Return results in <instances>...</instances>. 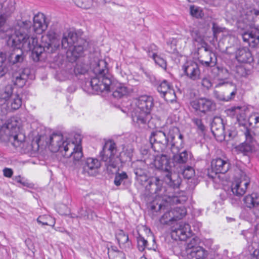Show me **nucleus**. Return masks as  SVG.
Segmentation results:
<instances>
[{
	"label": "nucleus",
	"instance_id": "obj_7",
	"mask_svg": "<svg viewBox=\"0 0 259 259\" xmlns=\"http://www.w3.org/2000/svg\"><path fill=\"white\" fill-rule=\"evenodd\" d=\"M198 238L190 239L182 246L180 254L185 259H205L207 252L199 245Z\"/></svg>",
	"mask_w": 259,
	"mask_h": 259
},
{
	"label": "nucleus",
	"instance_id": "obj_11",
	"mask_svg": "<svg viewBox=\"0 0 259 259\" xmlns=\"http://www.w3.org/2000/svg\"><path fill=\"white\" fill-rule=\"evenodd\" d=\"M32 24L31 21L27 20H18L16 25L15 26V30L13 29H9L6 31L5 37L10 38V37L20 38V36H23L26 39L30 40L31 39H34L36 42L35 45L37 44V39L34 36L30 37L28 33H30L32 30Z\"/></svg>",
	"mask_w": 259,
	"mask_h": 259
},
{
	"label": "nucleus",
	"instance_id": "obj_1",
	"mask_svg": "<svg viewBox=\"0 0 259 259\" xmlns=\"http://www.w3.org/2000/svg\"><path fill=\"white\" fill-rule=\"evenodd\" d=\"M41 39V44L35 45L36 41L34 39L27 40L22 35L20 38L17 37L16 38H7L8 45L11 47L8 57L13 66L24 61V55L21 47L26 51H32L33 59L37 61L39 60V56L44 51L53 53L60 46V40L57 38L56 34L53 31H49L46 35L42 36Z\"/></svg>",
	"mask_w": 259,
	"mask_h": 259
},
{
	"label": "nucleus",
	"instance_id": "obj_54",
	"mask_svg": "<svg viewBox=\"0 0 259 259\" xmlns=\"http://www.w3.org/2000/svg\"><path fill=\"white\" fill-rule=\"evenodd\" d=\"M167 101H172L176 99V96L175 92L172 87L170 88L168 91L165 93V94L162 95Z\"/></svg>",
	"mask_w": 259,
	"mask_h": 259
},
{
	"label": "nucleus",
	"instance_id": "obj_62",
	"mask_svg": "<svg viewBox=\"0 0 259 259\" xmlns=\"http://www.w3.org/2000/svg\"><path fill=\"white\" fill-rule=\"evenodd\" d=\"M227 135L225 134V135L227 137H228L229 139H232L235 137L236 135V132L235 130L232 131H228Z\"/></svg>",
	"mask_w": 259,
	"mask_h": 259
},
{
	"label": "nucleus",
	"instance_id": "obj_43",
	"mask_svg": "<svg viewBox=\"0 0 259 259\" xmlns=\"http://www.w3.org/2000/svg\"><path fill=\"white\" fill-rule=\"evenodd\" d=\"M171 87V84L169 82H168L166 80H163L158 84L157 89L158 92L162 95L163 94H165V93H166V92Z\"/></svg>",
	"mask_w": 259,
	"mask_h": 259
},
{
	"label": "nucleus",
	"instance_id": "obj_26",
	"mask_svg": "<svg viewBox=\"0 0 259 259\" xmlns=\"http://www.w3.org/2000/svg\"><path fill=\"white\" fill-rule=\"evenodd\" d=\"M77 39V34L75 32L70 31L65 33L61 41L62 47L65 50H69L73 47Z\"/></svg>",
	"mask_w": 259,
	"mask_h": 259
},
{
	"label": "nucleus",
	"instance_id": "obj_28",
	"mask_svg": "<svg viewBox=\"0 0 259 259\" xmlns=\"http://www.w3.org/2000/svg\"><path fill=\"white\" fill-rule=\"evenodd\" d=\"M157 47L154 45H151L148 48L147 53L149 57L152 58L155 63L164 70L166 68V61L156 54Z\"/></svg>",
	"mask_w": 259,
	"mask_h": 259
},
{
	"label": "nucleus",
	"instance_id": "obj_64",
	"mask_svg": "<svg viewBox=\"0 0 259 259\" xmlns=\"http://www.w3.org/2000/svg\"><path fill=\"white\" fill-rule=\"evenodd\" d=\"M15 180L16 182L19 183H22V178L20 176L16 177Z\"/></svg>",
	"mask_w": 259,
	"mask_h": 259
},
{
	"label": "nucleus",
	"instance_id": "obj_39",
	"mask_svg": "<svg viewBox=\"0 0 259 259\" xmlns=\"http://www.w3.org/2000/svg\"><path fill=\"white\" fill-rule=\"evenodd\" d=\"M176 220L173 210H170L164 213L161 217L160 222L162 224H168L170 222Z\"/></svg>",
	"mask_w": 259,
	"mask_h": 259
},
{
	"label": "nucleus",
	"instance_id": "obj_44",
	"mask_svg": "<svg viewBox=\"0 0 259 259\" xmlns=\"http://www.w3.org/2000/svg\"><path fill=\"white\" fill-rule=\"evenodd\" d=\"M22 105V99L18 94H15L12 96L11 105L12 108L14 110L18 109Z\"/></svg>",
	"mask_w": 259,
	"mask_h": 259
},
{
	"label": "nucleus",
	"instance_id": "obj_18",
	"mask_svg": "<svg viewBox=\"0 0 259 259\" xmlns=\"http://www.w3.org/2000/svg\"><path fill=\"white\" fill-rule=\"evenodd\" d=\"M184 74L191 80L196 81L200 78L201 72L198 64L193 61H188L182 67Z\"/></svg>",
	"mask_w": 259,
	"mask_h": 259
},
{
	"label": "nucleus",
	"instance_id": "obj_6",
	"mask_svg": "<svg viewBox=\"0 0 259 259\" xmlns=\"http://www.w3.org/2000/svg\"><path fill=\"white\" fill-rule=\"evenodd\" d=\"M198 238L190 239L182 246L180 254L185 259H205L207 252L199 245Z\"/></svg>",
	"mask_w": 259,
	"mask_h": 259
},
{
	"label": "nucleus",
	"instance_id": "obj_63",
	"mask_svg": "<svg viewBox=\"0 0 259 259\" xmlns=\"http://www.w3.org/2000/svg\"><path fill=\"white\" fill-rule=\"evenodd\" d=\"M253 256L255 259H259V250H255L253 252Z\"/></svg>",
	"mask_w": 259,
	"mask_h": 259
},
{
	"label": "nucleus",
	"instance_id": "obj_30",
	"mask_svg": "<svg viewBox=\"0 0 259 259\" xmlns=\"http://www.w3.org/2000/svg\"><path fill=\"white\" fill-rule=\"evenodd\" d=\"M236 58L242 63H250L253 60L251 54L247 48H242L236 52Z\"/></svg>",
	"mask_w": 259,
	"mask_h": 259
},
{
	"label": "nucleus",
	"instance_id": "obj_35",
	"mask_svg": "<svg viewBox=\"0 0 259 259\" xmlns=\"http://www.w3.org/2000/svg\"><path fill=\"white\" fill-rule=\"evenodd\" d=\"M186 44V41L184 38H172L170 42H167V45L170 47V50L168 51L170 53H175L178 49H181L184 48Z\"/></svg>",
	"mask_w": 259,
	"mask_h": 259
},
{
	"label": "nucleus",
	"instance_id": "obj_33",
	"mask_svg": "<svg viewBox=\"0 0 259 259\" xmlns=\"http://www.w3.org/2000/svg\"><path fill=\"white\" fill-rule=\"evenodd\" d=\"M83 52V48L82 46L74 45L72 48L66 51V56L70 62H74L82 55Z\"/></svg>",
	"mask_w": 259,
	"mask_h": 259
},
{
	"label": "nucleus",
	"instance_id": "obj_37",
	"mask_svg": "<svg viewBox=\"0 0 259 259\" xmlns=\"http://www.w3.org/2000/svg\"><path fill=\"white\" fill-rule=\"evenodd\" d=\"M116 238L120 246L129 247L131 242L129 241L128 236L123 230H119L116 234Z\"/></svg>",
	"mask_w": 259,
	"mask_h": 259
},
{
	"label": "nucleus",
	"instance_id": "obj_34",
	"mask_svg": "<svg viewBox=\"0 0 259 259\" xmlns=\"http://www.w3.org/2000/svg\"><path fill=\"white\" fill-rule=\"evenodd\" d=\"M171 132L176 134L178 136V141H175V137L174 136H172L170 135V138L171 139V141L172 142V150H173L175 148L177 149L181 150L184 147L183 136L180 133L179 129L177 127H173L170 130V133H171Z\"/></svg>",
	"mask_w": 259,
	"mask_h": 259
},
{
	"label": "nucleus",
	"instance_id": "obj_53",
	"mask_svg": "<svg viewBox=\"0 0 259 259\" xmlns=\"http://www.w3.org/2000/svg\"><path fill=\"white\" fill-rule=\"evenodd\" d=\"M147 241L142 236L140 235L137 237V246L139 251H143L147 247Z\"/></svg>",
	"mask_w": 259,
	"mask_h": 259
},
{
	"label": "nucleus",
	"instance_id": "obj_29",
	"mask_svg": "<svg viewBox=\"0 0 259 259\" xmlns=\"http://www.w3.org/2000/svg\"><path fill=\"white\" fill-rule=\"evenodd\" d=\"M242 38L251 47L254 48L259 44L258 32H244L242 34Z\"/></svg>",
	"mask_w": 259,
	"mask_h": 259
},
{
	"label": "nucleus",
	"instance_id": "obj_25",
	"mask_svg": "<svg viewBox=\"0 0 259 259\" xmlns=\"http://www.w3.org/2000/svg\"><path fill=\"white\" fill-rule=\"evenodd\" d=\"M136 105L135 109L151 112L153 107V100L151 96H141L136 100Z\"/></svg>",
	"mask_w": 259,
	"mask_h": 259
},
{
	"label": "nucleus",
	"instance_id": "obj_55",
	"mask_svg": "<svg viewBox=\"0 0 259 259\" xmlns=\"http://www.w3.org/2000/svg\"><path fill=\"white\" fill-rule=\"evenodd\" d=\"M76 5L83 9L90 8L92 5V0H76Z\"/></svg>",
	"mask_w": 259,
	"mask_h": 259
},
{
	"label": "nucleus",
	"instance_id": "obj_10",
	"mask_svg": "<svg viewBox=\"0 0 259 259\" xmlns=\"http://www.w3.org/2000/svg\"><path fill=\"white\" fill-rule=\"evenodd\" d=\"M237 25L242 29L249 26L259 31V10L251 7L243 9L238 16Z\"/></svg>",
	"mask_w": 259,
	"mask_h": 259
},
{
	"label": "nucleus",
	"instance_id": "obj_12",
	"mask_svg": "<svg viewBox=\"0 0 259 259\" xmlns=\"http://www.w3.org/2000/svg\"><path fill=\"white\" fill-rule=\"evenodd\" d=\"M250 183V179L242 170H235L234 181L231 185V191L234 195L240 197L243 195Z\"/></svg>",
	"mask_w": 259,
	"mask_h": 259
},
{
	"label": "nucleus",
	"instance_id": "obj_57",
	"mask_svg": "<svg viewBox=\"0 0 259 259\" xmlns=\"http://www.w3.org/2000/svg\"><path fill=\"white\" fill-rule=\"evenodd\" d=\"M201 48L204 49L205 51L204 56H213L215 57V55L212 54L211 51H210V47L205 42H203L201 45Z\"/></svg>",
	"mask_w": 259,
	"mask_h": 259
},
{
	"label": "nucleus",
	"instance_id": "obj_9",
	"mask_svg": "<svg viewBox=\"0 0 259 259\" xmlns=\"http://www.w3.org/2000/svg\"><path fill=\"white\" fill-rule=\"evenodd\" d=\"M24 140V135L20 133L19 128L16 125L9 123L0 128V141L2 142H10L15 147H18Z\"/></svg>",
	"mask_w": 259,
	"mask_h": 259
},
{
	"label": "nucleus",
	"instance_id": "obj_38",
	"mask_svg": "<svg viewBox=\"0 0 259 259\" xmlns=\"http://www.w3.org/2000/svg\"><path fill=\"white\" fill-rule=\"evenodd\" d=\"M13 88L12 84L6 85L0 91V98L7 100L12 95Z\"/></svg>",
	"mask_w": 259,
	"mask_h": 259
},
{
	"label": "nucleus",
	"instance_id": "obj_17",
	"mask_svg": "<svg viewBox=\"0 0 259 259\" xmlns=\"http://www.w3.org/2000/svg\"><path fill=\"white\" fill-rule=\"evenodd\" d=\"M171 235L176 240H186L192 235L190 225L186 223L180 222L172 228Z\"/></svg>",
	"mask_w": 259,
	"mask_h": 259
},
{
	"label": "nucleus",
	"instance_id": "obj_24",
	"mask_svg": "<svg viewBox=\"0 0 259 259\" xmlns=\"http://www.w3.org/2000/svg\"><path fill=\"white\" fill-rule=\"evenodd\" d=\"M211 166L212 171L217 176L218 174H224L227 172L230 168V163L228 160L218 157L211 161Z\"/></svg>",
	"mask_w": 259,
	"mask_h": 259
},
{
	"label": "nucleus",
	"instance_id": "obj_16",
	"mask_svg": "<svg viewBox=\"0 0 259 259\" xmlns=\"http://www.w3.org/2000/svg\"><path fill=\"white\" fill-rule=\"evenodd\" d=\"M113 80L110 74L103 77L95 76L90 82L92 89L97 92H103L110 90Z\"/></svg>",
	"mask_w": 259,
	"mask_h": 259
},
{
	"label": "nucleus",
	"instance_id": "obj_19",
	"mask_svg": "<svg viewBox=\"0 0 259 259\" xmlns=\"http://www.w3.org/2000/svg\"><path fill=\"white\" fill-rule=\"evenodd\" d=\"M211 131L217 140L222 141L226 139L225 126L222 118L215 117L213 118L211 124Z\"/></svg>",
	"mask_w": 259,
	"mask_h": 259
},
{
	"label": "nucleus",
	"instance_id": "obj_41",
	"mask_svg": "<svg viewBox=\"0 0 259 259\" xmlns=\"http://www.w3.org/2000/svg\"><path fill=\"white\" fill-rule=\"evenodd\" d=\"M234 87V89L233 91H232L230 93V96H225L224 95H222L220 94L219 92L215 91L213 92L214 96V97L221 101H228L230 100H231L232 98H233L235 96V95L236 94V89H235V87Z\"/></svg>",
	"mask_w": 259,
	"mask_h": 259
},
{
	"label": "nucleus",
	"instance_id": "obj_56",
	"mask_svg": "<svg viewBox=\"0 0 259 259\" xmlns=\"http://www.w3.org/2000/svg\"><path fill=\"white\" fill-rule=\"evenodd\" d=\"M225 28H223L219 26L215 22L212 23V30L213 32V35L214 38H217L218 34L222 32L225 30Z\"/></svg>",
	"mask_w": 259,
	"mask_h": 259
},
{
	"label": "nucleus",
	"instance_id": "obj_45",
	"mask_svg": "<svg viewBox=\"0 0 259 259\" xmlns=\"http://www.w3.org/2000/svg\"><path fill=\"white\" fill-rule=\"evenodd\" d=\"M176 220L181 219L186 214V209L184 207H177L172 209Z\"/></svg>",
	"mask_w": 259,
	"mask_h": 259
},
{
	"label": "nucleus",
	"instance_id": "obj_49",
	"mask_svg": "<svg viewBox=\"0 0 259 259\" xmlns=\"http://www.w3.org/2000/svg\"><path fill=\"white\" fill-rule=\"evenodd\" d=\"M190 10V14L197 18H201L203 15L201 9L197 6H191Z\"/></svg>",
	"mask_w": 259,
	"mask_h": 259
},
{
	"label": "nucleus",
	"instance_id": "obj_22",
	"mask_svg": "<svg viewBox=\"0 0 259 259\" xmlns=\"http://www.w3.org/2000/svg\"><path fill=\"white\" fill-rule=\"evenodd\" d=\"M133 121L139 126L145 125L151 119V112L135 109L132 114Z\"/></svg>",
	"mask_w": 259,
	"mask_h": 259
},
{
	"label": "nucleus",
	"instance_id": "obj_60",
	"mask_svg": "<svg viewBox=\"0 0 259 259\" xmlns=\"http://www.w3.org/2000/svg\"><path fill=\"white\" fill-rule=\"evenodd\" d=\"M4 175L6 177L11 178L13 174V171L11 168H5L3 169Z\"/></svg>",
	"mask_w": 259,
	"mask_h": 259
},
{
	"label": "nucleus",
	"instance_id": "obj_8",
	"mask_svg": "<svg viewBox=\"0 0 259 259\" xmlns=\"http://www.w3.org/2000/svg\"><path fill=\"white\" fill-rule=\"evenodd\" d=\"M118 153L116 145L113 141L105 142L100 155L108 169L116 168L119 163Z\"/></svg>",
	"mask_w": 259,
	"mask_h": 259
},
{
	"label": "nucleus",
	"instance_id": "obj_13",
	"mask_svg": "<svg viewBox=\"0 0 259 259\" xmlns=\"http://www.w3.org/2000/svg\"><path fill=\"white\" fill-rule=\"evenodd\" d=\"M28 68H17L16 66H12L9 72V79L14 85L22 88L25 85L30 74Z\"/></svg>",
	"mask_w": 259,
	"mask_h": 259
},
{
	"label": "nucleus",
	"instance_id": "obj_36",
	"mask_svg": "<svg viewBox=\"0 0 259 259\" xmlns=\"http://www.w3.org/2000/svg\"><path fill=\"white\" fill-rule=\"evenodd\" d=\"M243 201L246 207H255L259 205V196L256 193H252L246 196Z\"/></svg>",
	"mask_w": 259,
	"mask_h": 259
},
{
	"label": "nucleus",
	"instance_id": "obj_23",
	"mask_svg": "<svg viewBox=\"0 0 259 259\" xmlns=\"http://www.w3.org/2000/svg\"><path fill=\"white\" fill-rule=\"evenodd\" d=\"M48 26V24L46 22V18L44 14L38 13L34 15L32 31L37 34H41L47 29Z\"/></svg>",
	"mask_w": 259,
	"mask_h": 259
},
{
	"label": "nucleus",
	"instance_id": "obj_15",
	"mask_svg": "<svg viewBox=\"0 0 259 259\" xmlns=\"http://www.w3.org/2000/svg\"><path fill=\"white\" fill-rule=\"evenodd\" d=\"M191 106L195 111L206 113L215 110L216 105L214 102L208 98H200L190 103Z\"/></svg>",
	"mask_w": 259,
	"mask_h": 259
},
{
	"label": "nucleus",
	"instance_id": "obj_14",
	"mask_svg": "<svg viewBox=\"0 0 259 259\" xmlns=\"http://www.w3.org/2000/svg\"><path fill=\"white\" fill-rule=\"evenodd\" d=\"M149 141L154 151L163 152L167 147L168 139L164 132L156 131L151 133Z\"/></svg>",
	"mask_w": 259,
	"mask_h": 259
},
{
	"label": "nucleus",
	"instance_id": "obj_40",
	"mask_svg": "<svg viewBox=\"0 0 259 259\" xmlns=\"http://www.w3.org/2000/svg\"><path fill=\"white\" fill-rule=\"evenodd\" d=\"M37 222L42 225H49L53 227L55 224V221L53 220L52 217L47 215L39 216L37 219Z\"/></svg>",
	"mask_w": 259,
	"mask_h": 259
},
{
	"label": "nucleus",
	"instance_id": "obj_58",
	"mask_svg": "<svg viewBox=\"0 0 259 259\" xmlns=\"http://www.w3.org/2000/svg\"><path fill=\"white\" fill-rule=\"evenodd\" d=\"M202 85L207 90L210 89L212 85L211 80L207 77H204L201 81Z\"/></svg>",
	"mask_w": 259,
	"mask_h": 259
},
{
	"label": "nucleus",
	"instance_id": "obj_46",
	"mask_svg": "<svg viewBox=\"0 0 259 259\" xmlns=\"http://www.w3.org/2000/svg\"><path fill=\"white\" fill-rule=\"evenodd\" d=\"M127 178V175L124 171H122L121 173H116L114 181V184L117 186H119L121 185L123 180Z\"/></svg>",
	"mask_w": 259,
	"mask_h": 259
},
{
	"label": "nucleus",
	"instance_id": "obj_21",
	"mask_svg": "<svg viewBox=\"0 0 259 259\" xmlns=\"http://www.w3.org/2000/svg\"><path fill=\"white\" fill-rule=\"evenodd\" d=\"M101 167V162L95 158L89 157L82 164V172L88 176H93Z\"/></svg>",
	"mask_w": 259,
	"mask_h": 259
},
{
	"label": "nucleus",
	"instance_id": "obj_32",
	"mask_svg": "<svg viewBox=\"0 0 259 259\" xmlns=\"http://www.w3.org/2000/svg\"><path fill=\"white\" fill-rule=\"evenodd\" d=\"M93 71L95 76L103 77L106 76L108 73V69L107 67V63L104 60H99L96 63L95 66L93 67Z\"/></svg>",
	"mask_w": 259,
	"mask_h": 259
},
{
	"label": "nucleus",
	"instance_id": "obj_5",
	"mask_svg": "<svg viewBox=\"0 0 259 259\" xmlns=\"http://www.w3.org/2000/svg\"><path fill=\"white\" fill-rule=\"evenodd\" d=\"M237 118L239 125L242 126L244 130V134L246 140L244 142L236 146L235 149L237 153L248 156L255 151V141L251 134L250 130L248 127V123L245 119L244 113L240 114Z\"/></svg>",
	"mask_w": 259,
	"mask_h": 259
},
{
	"label": "nucleus",
	"instance_id": "obj_31",
	"mask_svg": "<svg viewBox=\"0 0 259 259\" xmlns=\"http://www.w3.org/2000/svg\"><path fill=\"white\" fill-rule=\"evenodd\" d=\"M110 90L113 91V96L117 98H120L129 93L128 89L125 85L120 83H115L113 81Z\"/></svg>",
	"mask_w": 259,
	"mask_h": 259
},
{
	"label": "nucleus",
	"instance_id": "obj_20",
	"mask_svg": "<svg viewBox=\"0 0 259 259\" xmlns=\"http://www.w3.org/2000/svg\"><path fill=\"white\" fill-rule=\"evenodd\" d=\"M15 10L13 4L9 2L0 1V28L3 27Z\"/></svg>",
	"mask_w": 259,
	"mask_h": 259
},
{
	"label": "nucleus",
	"instance_id": "obj_42",
	"mask_svg": "<svg viewBox=\"0 0 259 259\" xmlns=\"http://www.w3.org/2000/svg\"><path fill=\"white\" fill-rule=\"evenodd\" d=\"M108 256L110 259H125L124 254L120 251H115L113 248H108Z\"/></svg>",
	"mask_w": 259,
	"mask_h": 259
},
{
	"label": "nucleus",
	"instance_id": "obj_3",
	"mask_svg": "<svg viewBox=\"0 0 259 259\" xmlns=\"http://www.w3.org/2000/svg\"><path fill=\"white\" fill-rule=\"evenodd\" d=\"M80 143V139L78 143H75L62 134H53L49 139V148L52 152H58V154H60L64 158L72 157L74 161H77L83 156Z\"/></svg>",
	"mask_w": 259,
	"mask_h": 259
},
{
	"label": "nucleus",
	"instance_id": "obj_48",
	"mask_svg": "<svg viewBox=\"0 0 259 259\" xmlns=\"http://www.w3.org/2000/svg\"><path fill=\"white\" fill-rule=\"evenodd\" d=\"M6 59V54L1 52L0 53V78L4 76L7 71V68L4 66Z\"/></svg>",
	"mask_w": 259,
	"mask_h": 259
},
{
	"label": "nucleus",
	"instance_id": "obj_2",
	"mask_svg": "<svg viewBox=\"0 0 259 259\" xmlns=\"http://www.w3.org/2000/svg\"><path fill=\"white\" fill-rule=\"evenodd\" d=\"M137 180L141 184L148 181V185L146 189L149 190L151 193L154 194L155 197L161 198L162 200L169 203L177 204H183L188 198L185 192H175L176 194H170V192H167L166 189L162 186V181L157 177H152L148 179L147 171L145 164L139 162L134 169Z\"/></svg>",
	"mask_w": 259,
	"mask_h": 259
},
{
	"label": "nucleus",
	"instance_id": "obj_4",
	"mask_svg": "<svg viewBox=\"0 0 259 259\" xmlns=\"http://www.w3.org/2000/svg\"><path fill=\"white\" fill-rule=\"evenodd\" d=\"M157 154L154 157L153 164L156 168L162 170L163 174V181L168 186L166 189L167 192H170V194H176L175 192H180L179 186L181 183V179L176 174L171 172L172 166L170 162V155L166 153Z\"/></svg>",
	"mask_w": 259,
	"mask_h": 259
},
{
	"label": "nucleus",
	"instance_id": "obj_27",
	"mask_svg": "<svg viewBox=\"0 0 259 259\" xmlns=\"http://www.w3.org/2000/svg\"><path fill=\"white\" fill-rule=\"evenodd\" d=\"M180 150L178 149L177 153L172 155V159L174 166H176L177 164L186 163L191 158L192 154L190 152L187 150L180 152Z\"/></svg>",
	"mask_w": 259,
	"mask_h": 259
},
{
	"label": "nucleus",
	"instance_id": "obj_61",
	"mask_svg": "<svg viewBox=\"0 0 259 259\" xmlns=\"http://www.w3.org/2000/svg\"><path fill=\"white\" fill-rule=\"evenodd\" d=\"M89 213V211L84 210L82 208L79 211V214L80 217L87 219H90Z\"/></svg>",
	"mask_w": 259,
	"mask_h": 259
},
{
	"label": "nucleus",
	"instance_id": "obj_47",
	"mask_svg": "<svg viewBox=\"0 0 259 259\" xmlns=\"http://www.w3.org/2000/svg\"><path fill=\"white\" fill-rule=\"evenodd\" d=\"M89 67L87 65L83 63H77L74 68V72L76 74H84L87 72Z\"/></svg>",
	"mask_w": 259,
	"mask_h": 259
},
{
	"label": "nucleus",
	"instance_id": "obj_50",
	"mask_svg": "<svg viewBox=\"0 0 259 259\" xmlns=\"http://www.w3.org/2000/svg\"><path fill=\"white\" fill-rule=\"evenodd\" d=\"M208 58L206 59L205 60H201L199 61V62L202 65L205 67H212L214 66L216 64L217 59L214 57V59H213L212 56H207Z\"/></svg>",
	"mask_w": 259,
	"mask_h": 259
},
{
	"label": "nucleus",
	"instance_id": "obj_51",
	"mask_svg": "<svg viewBox=\"0 0 259 259\" xmlns=\"http://www.w3.org/2000/svg\"><path fill=\"white\" fill-rule=\"evenodd\" d=\"M192 122L197 127V130L203 134L205 130V126L202 123V120L198 118H194L192 119Z\"/></svg>",
	"mask_w": 259,
	"mask_h": 259
},
{
	"label": "nucleus",
	"instance_id": "obj_52",
	"mask_svg": "<svg viewBox=\"0 0 259 259\" xmlns=\"http://www.w3.org/2000/svg\"><path fill=\"white\" fill-rule=\"evenodd\" d=\"M195 170L191 167L188 166L183 170V175L185 178L190 179L195 176Z\"/></svg>",
	"mask_w": 259,
	"mask_h": 259
},
{
	"label": "nucleus",
	"instance_id": "obj_59",
	"mask_svg": "<svg viewBox=\"0 0 259 259\" xmlns=\"http://www.w3.org/2000/svg\"><path fill=\"white\" fill-rule=\"evenodd\" d=\"M236 72L238 76H245L247 75L245 68L242 66H239L236 68Z\"/></svg>",
	"mask_w": 259,
	"mask_h": 259
}]
</instances>
